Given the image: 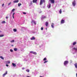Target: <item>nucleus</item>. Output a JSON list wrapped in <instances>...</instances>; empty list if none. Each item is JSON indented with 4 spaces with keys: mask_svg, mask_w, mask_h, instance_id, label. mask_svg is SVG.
<instances>
[{
    "mask_svg": "<svg viewBox=\"0 0 77 77\" xmlns=\"http://www.w3.org/2000/svg\"><path fill=\"white\" fill-rule=\"evenodd\" d=\"M45 3V0H40V5H41L43 3Z\"/></svg>",
    "mask_w": 77,
    "mask_h": 77,
    "instance_id": "nucleus-1",
    "label": "nucleus"
},
{
    "mask_svg": "<svg viewBox=\"0 0 77 77\" xmlns=\"http://www.w3.org/2000/svg\"><path fill=\"white\" fill-rule=\"evenodd\" d=\"M67 63H68V61H65L64 62V65H67Z\"/></svg>",
    "mask_w": 77,
    "mask_h": 77,
    "instance_id": "nucleus-2",
    "label": "nucleus"
},
{
    "mask_svg": "<svg viewBox=\"0 0 77 77\" xmlns=\"http://www.w3.org/2000/svg\"><path fill=\"white\" fill-rule=\"evenodd\" d=\"M30 53H32V54H35V55H36V54H37V53H36V52H35L33 51H30Z\"/></svg>",
    "mask_w": 77,
    "mask_h": 77,
    "instance_id": "nucleus-3",
    "label": "nucleus"
},
{
    "mask_svg": "<svg viewBox=\"0 0 77 77\" xmlns=\"http://www.w3.org/2000/svg\"><path fill=\"white\" fill-rule=\"evenodd\" d=\"M72 4L73 6H75V1H74L72 2Z\"/></svg>",
    "mask_w": 77,
    "mask_h": 77,
    "instance_id": "nucleus-4",
    "label": "nucleus"
},
{
    "mask_svg": "<svg viewBox=\"0 0 77 77\" xmlns=\"http://www.w3.org/2000/svg\"><path fill=\"white\" fill-rule=\"evenodd\" d=\"M49 1H50L51 3H54V2H55V1H54V0H49Z\"/></svg>",
    "mask_w": 77,
    "mask_h": 77,
    "instance_id": "nucleus-5",
    "label": "nucleus"
},
{
    "mask_svg": "<svg viewBox=\"0 0 77 77\" xmlns=\"http://www.w3.org/2000/svg\"><path fill=\"white\" fill-rule=\"evenodd\" d=\"M31 23H33L34 24H35V25H36V22L35 20H32Z\"/></svg>",
    "mask_w": 77,
    "mask_h": 77,
    "instance_id": "nucleus-6",
    "label": "nucleus"
},
{
    "mask_svg": "<svg viewBox=\"0 0 77 77\" xmlns=\"http://www.w3.org/2000/svg\"><path fill=\"white\" fill-rule=\"evenodd\" d=\"M65 23V20H61V24H63Z\"/></svg>",
    "mask_w": 77,
    "mask_h": 77,
    "instance_id": "nucleus-7",
    "label": "nucleus"
},
{
    "mask_svg": "<svg viewBox=\"0 0 77 77\" xmlns=\"http://www.w3.org/2000/svg\"><path fill=\"white\" fill-rule=\"evenodd\" d=\"M8 74V71H7L6 72V73H4V74L3 75V77H5V75H6V74Z\"/></svg>",
    "mask_w": 77,
    "mask_h": 77,
    "instance_id": "nucleus-8",
    "label": "nucleus"
},
{
    "mask_svg": "<svg viewBox=\"0 0 77 77\" xmlns=\"http://www.w3.org/2000/svg\"><path fill=\"white\" fill-rule=\"evenodd\" d=\"M19 2V0H15L13 2L14 3H18V2Z\"/></svg>",
    "mask_w": 77,
    "mask_h": 77,
    "instance_id": "nucleus-9",
    "label": "nucleus"
},
{
    "mask_svg": "<svg viewBox=\"0 0 77 77\" xmlns=\"http://www.w3.org/2000/svg\"><path fill=\"white\" fill-rule=\"evenodd\" d=\"M47 7L49 8H51V4H49V5H47Z\"/></svg>",
    "mask_w": 77,
    "mask_h": 77,
    "instance_id": "nucleus-10",
    "label": "nucleus"
},
{
    "mask_svg": "<svg viewBox=\"0 0 77 77\" xmlns=\"http://www.w3.org/2000/svg\"><path fill=\"white\" fill-rule=\"evenodd\" d=\"M48 22H46L45 23V26H46V27H47L48 26Z\"/></svg>",
    "mask_w": 77,
    "mask_h": 77,
    "instance_id": "nucleus-11",
    "label": "nucleus"
},
{
    "mask_svg": "<svg viewBox=\"0 0 77 77\" xmlns=\"http://www.w3.org/2000/svg\"><path fill=\"white\" fill-rule=\"evenodd\" d=\"M35 37H32V38H31V40H35Z\"/></svg>",
    "mask_w": 77,
    "mask_h": 77,
    "instance_id": "nucleus-12",
    "label": "nucleus"
},
{
    "mask_svg": "<svg viewBox=\"0 0 77 77\" xmlns=\"http://www.w3.org/2000/svg\"><path fill=\"white\" fill-rule=\"evenodd\" d=\"M33 3H37V0H33Z\"/></svg>",
    "mask_w": 77,
    "mask_h": 77,
    "instance_id": "nucleus-13",
    "label": "nucleus"
},
{
    "mask_svg": "<svg viewBox=\"0 0 77 77\" xmlns=\"http://www.w3.org/2000/svg\"><path fill=\"white\" fill-rule=\"evenodd\" d=\"M12 65L13 66H14V67H15V66H16V64H14V63H12Z\"/></svg>",
    "mask_w": 77,
    "mask_h": 77,
    "instance_id": "nucleus-14",
    "label": "nucleus"
},
{
    "mask_svg": "<svg viewBox=\"0 0 77 77\" xmlns=\"http://www.w3.org/2000/svg\"><path fill=\"white\" fill-rule=\"evenodd\" d=\"M75 67L76 68H77V63H75L74 64Z\"/></svg>",
    "mask_w": 77,
    "mask_h": 77,
    "instance_id": "nucleus-15",
    "label": "nucleus"
},
{
    "mask_svg": "<svg viewBox=\"0 0 77 77\" xmlns=\"http://www.w3.org/2000/svg\"><path fill=\"white\" fill-rule=\"evenodd\" d=\"M51 26L52 28H54V24L53 23H52V24L51 25Z\"/></svg>",
    "mask_w": 77,
    "mask_h": 77,
    "instance_id": "nucleus-16",
    "label": "nucleus"
},
{
    "mask_svg": "<svg viewBox=\"0 0 77 77\" xmlns=\"http://www.w3.org/2000/svg\"><path fill=\"white\" fill-rule=\"evenodd\" d=\"M13 31L14 32H17V30L16 29H13Z\"/></svg>",
    "mask_w": 77,
    "mask_h": 77,
    "instance_id": "nucleus-17",
    "label": "nucleus"
},
{
    "mask_svg": "<svg viewBox=\"0 0 77 77\" xmlns=\"http://www.w3.org/2000/svg\"><path fill=\"white\" fill-rule=\"evenodd\" d=\"M42 20H43V19H44L45 18H46V17L45 16L43 17H42Z\"/></svg>",
    "mask_w": 77,
    "mask_h": 77,
    "instance_id": "nucleus-18",
    "label": "nucleus"
},
{
    "mask_svg": "<svg viewBox=\"0 0 77 77\" xmlns=\"http://www.w3.org/2000/svg\"><path fill=\"white\" fill-rule=\"evenodd\" d=\"M21 5V3H18V6L20 7V6Z\"/></svg>",
    "mask_w": 77,
    "mask_h": 77,
    "instance_id": "nucleus-19",
    "label": "nucleus"
},
{
    "mask_svg": "<svg viewBox=\"0 0 77 77\" xmlns=\"http://www.w3.org/2000/svg\"><path fill=\"white\" fill-rule=\"evenodd\" d=\"M76 44V42H74L73 43V45H75Z\"/></svg>",
    "mask_w": 77,
    "mask_h": 77,
    "instance_id": "nucleus-20",
    "label": "nucleus"
},
{
    "mask_svg": "<svg viewBox=\"0 0 77 77\" xmlns=\"http://www.w3.org/2000/svg\"><path fill=\"white\" fill-rule=\"evenodd\" d=\"M59 13L60 14H62V10L61 9H60V10Z\"/></svg>",
    "mask_w": 77,
    "mask_h": 77,
    "instance_id": "nucleus-21",
    "label": "nucleus"
},
{
    "mask_svg": "<svg viewBox=\"0 0 77 77\" xmlns=\"http://www.w3.org/2000/svg\"><path fill=\"white\" fill-rule=\"evenodd\" d=\"M17 48H14V51H17Z\"/></svg>",
    "mask_w": 77,
    "mask_h": 77,
    "instance_id": "nucleus-22",
    "label": "nucleus"
},
{
    "mask_svg": "<svg viewBox=\"0 0 77 77\" xmlns=\"http://www.w3.org/2000/svg\"><path fill=\"white\" fill-rule=\"evenodd\" d=\"M43 60L44 61H45V60H47V58H45L44 59H43Z\"/></svg>",
    "mask_w": 77,
    "mask_h": 77,
    "instance_id": "nucleus-23",
    "label": "nucleus"
},
{
    "mask_svg": "<svg viewBox=\"0 0 77 77\" xmlns=\"http://www.w3.org/2000/svg\"><path fill=\"white\" fill-rule=\"evenodd\" d=\"M0 58H1V59H2L3 60L4 59V58L3 57H2V56H0Z\"/></svg>",
    "mask_w": 77,
    "mask_h": 77,
    "instance_id": "nucleus-24",
    "label": "nucleus"
},
{
    "mask_svg": "<svg viewBox=\"0 0 77 77\" xmlns=\"http://www.w3.org/2000/svg\"><path fill=\"white\" fill-rule=\"evenodd\" d=\"M14 14H15V13H14L13 14V17L14 19Z\"/></svg>",
    "mask_w": 77,
    "mask_h": 77,
    "instance_id": "nucleus-25",
    "label": "nucleus"
},
{
    "mask_svg": "<svg viewBox=\"0 0 77 77\" xmlns=\"http://www.w3.org/2000/svg\"><path fill=\"white\" fill-rule=\"evenodd\" d=\"M3 36H4V35H0V37H3Z\"/></svg>",
    "mask_w": 77,
    "mask_h": 77,
    "instance_id": "nucleus-26",
    "label": "nucleus"
},
{
    "mask_svg": "<svg viewBox=\"0 0 77 77\" xmlns=\"http://www.w3.org/2000/svg\"><path fill=\"white\" fill-rule=\"evenodd\" d=\"M48 60L45 61V62H44V63H47V62H48Z\"/></svg>",
    "mask_w": 77,
    "mask_h": 77,
    "instance_id": "nucleus-27",
    "label": "nucleus"
},
{
    "mask_svg": "<svg viewBox=\"0 0 77 77\" xmlns=\"http://www.w3.org/2000/svg\"><path fill=\"white\" fill-rule=\"evenodd\" d=\"M14 42V40H12L11 41V42Z\"/></svg>",
    "mask_w": 77,
    "mask_h": 77,
    "instance_id": "nucleus-28",
    "label": "nucleus"
},
{
    "mask_svg": "<svg viewBox=\"0 0 77 77\" xmlns=\"http://www.w3.org/2000/svg\"><path fill=\"white\" fill-rule=\"evenodd\" d=\"M26 71H27V72H29V69H26Z\"/></svg>",
    "mask_w": 77,
    "mask_h": 77,
    "instance_id": "nucleus-29",
    "label": "nucleus"
},
{
    "mask_svg": "<svg viewBox=\"0 0 77 77\" xmlns=\"http://www.w3.org/2000/svg\"><path fill=\"white\" fill-rule=\"evenodd\" d=\"M2 24H4L5 23V21H3L2 22Z\"/></svg>",
    "mask_w": 77,
    "mask_h": 77,
    "instance_id": "nucleus-30",
    "label": "nucleus"
},
{
    "mask_svg": "<svg viewBox=\"0 0 77 77\" xmlns=\"http://www.w3.org/2000/svg\"><path fill=\"white\" fill-rule=\"evenodd\" d=\"M11 2H10V3H8V6H9V5H11Z\"/></svg>",
    "mask_w": 77,
    "mask_h": 77,
    "instance_id": "nucleus-31",
    "label": "nucleus"
},
{
    "mask_svg": "<svg viewBox=\"0 0 77 77\" xmlns=\"http://www.w3.org/2000/svg\"><path fill=\"white\" fill-rule=\"evenodd\" d=\"M43 29H44V28L42 27L41 28V30H43Z\"/></svg>",
    "mask_w": 77,
    "mask_h": 77,
    "instance_id": "nucleus-32",
    "label": "nucleus"
},
{
    "mask_svg": "<svg viewBox=\"0 0 77 77\" xmlns=\"http://www.w3.org/2000/svg\"><path fill=\"white\" fill-rule=\"evenodd\" d=\"M10 51H11V52H13V50L12 49H11L10 50Z\"/></svg>",
    "mask_w": 77,
    "mask_h": 77,
    "instance_id": "nucleus-33",
    "label": "nucleus"
},
{
    "mask_svg": "<svg viewBox=\"0 0 77 77\" xmlns=\"http://www.w3.org/2000/svg\"><path fill=\"white\" fill-rule=\"evenodd\" d=\"M14 10H15V9H14V8L12 10V12H14Z\"/></svg>",
    "mask_w": 77,
    "mask_h": 77,
    "instance_id": "nucleus-34",
    "label": "nucleus"
},
{
    "mask_svg": "<svg viewBox=\"0 0 77 77\" xmlns=\"http://www.w3.org/2000/svg\"><path fill=\"white\" fill-rule=\"evenodd\" d=\"M4 5H5V4H2V7H3V6H4Z\"/></svg>",
    "mask_w": 77,
    "mask_h": 77,
    "instance_id": "nucleus-35",
    "label": "nucleus"
},
{
    "mask_svg": "<svg viewBox=\"0 0 77 77\" xmlns=\"http://www.w3.org/2000/svg\"><path fill=\"white\" fill-rule=\"evenodd\" d=\"M23 14H26V13L23 12Z\"/></svg>",
    "mask_w": 77,
    "mask_h": 77,
    "instance_id": "nucleus-36",
    "label": "nucleus"
},
{
    "mask_svg": "<svg viewBox=\"0 0 77 77\" xmlns=\"http://www.w3.org/2000/svg\"><path fill=\"white\" fill-rule=\"evenodd\" d=\"M6 66H9V65H8V64H6Z\"/></svg>",
    "mask_w": 77,
    "mask_h": 77,
    "instance_id": "nucleus-37",
    "label": "nucleus"
},
{
    "mask_svg": "<svg viewBox=\"0 0 77 77\" xmlns=\"http://www.w3.org/2000/svg\"><path fill=\"white\" fill-rule=\"evenodd\" d=\"M8 63H10V61H8Z\"/></svg>",
    "mask_w": 77,
    "mask_h": 77,
    "instance_id": "nucleus-38",
    "label": "nucleus"
},
{
    "mask_svg": "<svg viewBox=\"0 0 77 77\" xmlns=\"http://www.w3.org/2000/svg\"><path fill=\"white\" fill-rule=\"evenodd\" d=\"M6 19H8V17H6Z\"/></svg>",
    "mask_w": 77,
    "mask_h": 77,
    "instance_id": "nucleus-39",
    "label": "nucleus"
},
{
    "mask_svg": "<svg viewBox=\"0 0 77 77\" xmlns=\"http://www.w3.org/2000/svg\"><path fill=\"white\" fill-rule=\"evenodd\" d=\"M25 69V68H22V69Z\"/></svg>",
    "mask_w": 77,
    "mask_h": 77,
    "instance_id": "nucleus-40",
    "label": "nucleus"
},
{
    "mask_svg": "<svg viewBox=\"0 0 77 77\" xmlns=\"http://www.w3.org/2000/svg\"><path fill=\"white\" fill-rule=\"evenodd\" d=\"M11 46H12V47H14V45H11Z\"/></svg>",
    "mask_w": 77,
    "mask_h": 77,
    "instance_id": "nucleus-41",
    "label": "nucleus"
},
{
    "mask_svg": "<svg viewBox=\"0 0 77 77\" xmlns=\"http://www.w3.org/2000/svg\"><path fill=\"white\" fill-rule=\"evenodd\" d=\"M76 77H77V73L76 74Z\"/></svg>",
    "mask_w": 77,
    "mask_h": 77,
    "instance_id": "nucleus-42",
    "label": "nucleus"
},
{
    "mask_svg": "<svg viewBox=\"0 0 77 77\" xmlns=\"http://www.w3.org/2000/svg\"><path fill=\"white\" fill-rule=\"evenodd\" d=\"M27 77H30V76H27Z\"/></svg>",
    "mask_w": 77,
    "mask_h": 77,
    "instance_id": "nucleus-43",
    "label": "nucleus"
},
{
    "mask_svg": "<svg viewBox=\"0 0 77 77\" xmlns=\"http://www.w3.org/2000/svg\"><path fill=\"white\" fill-rule=\"evenodd\" d=\"M40 77H42V76H40Z\"/></svg>",
    "mask_w": 77,
    "mask_h": 77,
    "instance_id": "nucleus-44",
    "label": "nucleus"
}]
</instances>
